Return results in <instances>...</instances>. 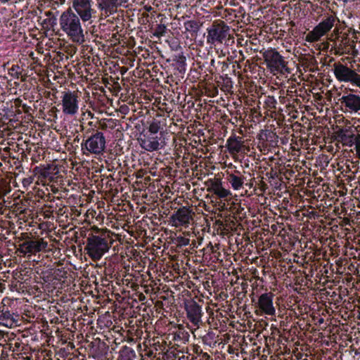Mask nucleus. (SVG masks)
<instances>
[{
    "instance_id": "nucleus-1",
    "label": "nucleus",
    "mask_w": 360,
    "mask_h": 360,
    "mask_svg": "<svg viewBox=\"0 0 360 360\" xmlns=\"http://www.w3.org/2000/svg\"><path fill=\"white\" fill-rule=\"evenodd\" d=\"M112 241L110 231H102L99 235L91 234L87 238L84 250L92 260L97 261L109 250Z\"/></svg>"
},
{
    "instance_id": "nucleus-2",
    "label": "nucleus",
    "mask_w": 360,
    "mask_h": 360,
    "mask_svg": "<svg viewBox=\"0 0 360 360\" xmlns=\"http://www.w3.org/2000/svg\"><path fill=\"white\" fill-rule=\"evenodd\" d=\"M80 17L75 14L71 8L64 11L60 17L61 30L73 42H84V34L80 22Z\"/></svg>"
},
{
    "instance_id": "nucleus-3",
    "label": "nucleus",
    "mask_w": 360,
    "mask_h": 360,
    "mask_svg": "<svg viewBox=\"0 0 360 360\" xmlns=\"http://www.w3.org/2000/svg\"><path fill=\"white\" fill-rule=\"evenodd\" d=\"M333 71L339 82L350 84L360 89V75L356 70L340 62H336L333 65Z\"/></svg>"
},
{
    "instance_id": "nucleus-4",
    "label": "nucleus",
    "mask_w": 360,
    "mask_h": 360,
    "mask_svg": "<svg viewBox=\"0 0 360 360\" xmlns=\"http://www.w3.org/2000/svg\"><path fill=\"white\" fill-rule=\"evenodd\" d=\"M229 27L221 20H214L207 29V42L210 44H222L229 34Z\"/></svg>"
},
{
    "instance_id": "nucleus-5",
    "label": "nucleus",
    "mask_w": 360,
    "mask_h": 360,
    "mask_svg": "<svg viewBox=\"0 0 360 360\" xmlns=\"http://www.w3.org/2000/svg\"><path fill=\"white\" fill-rule=\"evenodd\" d=\"M262 56L267 68H269L271 72L281 73L285 72H290V70L288 68V63L285 61L283 57L275 49H270L265 51Z\"/></svg>"
},
{
    "instance_id": "nucleus-6",
    "label": "nucleus",
    "mask_w": 360,
    "mask_h": 360,
    "mask_svg": "<svg viewBox=\"0 0 360 360\" xmlns=\"http://www.w3.org/2000/svg\"><path fill=\"white\" fill-rule=\"evenodd\" d=\"M337 20V18L333 15L326 16L314 29L306 35L305 40L308 42H316L328 34Z\"/></svg>"
},
{
    "instance_id": "nucleus-7",
    "label": "nucleus",
    "mask_w": 360,
    "mask_h": 360,
    "mask_svg": "<svg viewBox=\"0 0 360 360\" xmlns=\"http://www.w3.org/2000/svg\"><path fill=\"white\" fill-rule=\"evenodd\" d=\"M62 112L65 115L73 116L79 110L78 91H64L61 97Z\"/></svg>"
},
{
    "instance_id": "nucleus-8",
    "label": "nucleus",
    "mask_w": 360,
    "mask_h": 360,
    "mask_svg": "<svg viewBox=\"0 0 360 360\" xmlns=\"http://www.w3.org/2000/svg\"><path fill=\"white\" fill-rule=\"evenodd\" d=\"M194 214L195 213L189 207H182L171 215L169 221L176 228L180 226L187 227L190 224L191 221L193 219Z\"/></svg>"
},
{
    "instance_id": "nucleus-9",
    "label": "nucleus",
    "mask_w": 360,
    "mask_h": 360,
    "mask_svg": "<svg viewBox=\"0 0 360 360\" xmlns=\"http://www.w3.org/2000/svg\"><path fill=\"white\" fill-rule=\"evenodd\" d=\"M92 0H73L72 7L77 12L81 20L84 22H91V18L95 13L92 7Z\"/></svg>"
},
{
    "instance_id": "nucleus-10",
    "label": "nucleus",
    "mask_w": 360,
    "mask_h": 360,
    "mask_svg": "<svg viewBox=\"0 0 360 360\" xmlns=\"http://www.w3.org/2000/svg\"><path fill=\"white\" fill-rule=\"evenodd\" d=\"M48 246V243L44 238H39L37 240H30L23 242L19 245L18 250L24 255H35L42 250H46Z\"/></svg>"
},
{
    "instance_id": "nucleus-11",
    "label": "nucleus",
    "mask_w": 360,
    "mask_h": 360,
    "mask_svg": "<svg viewBox=\"0 0 360 360\" xmlns=\"http://www.w3.org/2000/svg\"><path fill=\"white\" fill-rule=\"evenodd\" d=\"M84 147L91 153L97 155L102 153L105 148L103 134L97 131L85 141Z\"/></svg>"
},
{
    "instance_id": "nucleus-12",
    "label": "nucleus",
    "mask_w": 360,
    "mask_h": 360,
    "mask_svg": "<svg viewBox=\"0 0 360 360\" xmlns=\"http://www.w3.org/2000/svg\"><path fill=\"white\" fill-rule=\"evenodd\" d=\"M129 0H98V8L101 18H105L116 13L118 7L125 6Z\"/></svg>"
},
{
    "instance_id": "nucleus-13",
    "label": "nucleus",
    "mask_w": 360,
    "mask_h": 360,
    "mask_svg": "<svg viewBox=\"0 0 360 360\" xmlns=\"http://www.w3.org/2000/svg\"><path fill=\"white\" fill-rule=\"evenodd\" d=\"M274 294L271 292L262 294L258 297L256 307L259 309L262 314L268 316H274L276 314V309L273 303Z\"/></svg>"
},
{
    "instance_id": "nucleus-14",
    "label": "nucleus",
    "mask_w": 360,
    "mask_h": 360,
    "mask_svg": "<svg viewBox=\"0 0 360 360\" xmlns=\"http://www.w3.org/2000/svg\"><path fill=\"white\" fill-rule=\"evenodd\" d=\"M185 310L187 318L197 328H199L202 323V309L201 307L195 301L191 300L185 304Z\"/></svg>"
},
{
    "instance_id": "nucleus-15",
    "label": "nucleus",
    "mask_w": 360,
    "mask_h": 360,
    "mask_svg": "<svg viewBox=\"0 0 360 360\" xmlns=\"http://www.w3.org/2000/svg\"><path fill=\"white\" fill-rule=\"evenodd\" d=\"M357 32L354 30L349 29L347 32L340 34V44L338 46V53H347L346 47L350 46L354 49L355 43L357 41Z\"/></svg>"
},
{
    "instance_id": "nucleus-16",
    "label": "nucleus",
    "mask_w": 360,
    "mask_h": 360,
    "mask_svg": "<svg viewBox=\"0 0 360 360\" xmlns=\"http://www.w3.org/2000/svg\"><path fill=\"white\" fill-rule=\"evenodd\" d=\"M207 191L219 198H226L231 195L230 191L222 186L221 179L214 178L206 181Z\"/></svg>"
},
{
    "instance_id": "nucleus-17",
    "label": "nucleus",
    "mask_w": 360,
    "mask_h": 360,
    "mask_svg": "<svg viewBox=\"0 0 360 360\" xmlns=\"http://www.w3.org/2000/svg\"><path fill=\"white\" fill-rule=\"evenodd\" d=\"M141 147L149 152L158 150L161 146L158 136H153L146 134H141L138 139Z\"/></svg>"
},
{
    "instance_id": "nucleus-18",
    "label": "nucleus",
    "mask_w": 360,
    "mask_h": 360,
    "mask_svg": "<svg viewBox=\"0 0 360 360\" xmlns=\"http://www.w3.org/2000/svg\"><path fill=\"white\" fill-rule=\"evenodd\" d=\"M226 148L229 154L235 158L238 153L244 150L245 146L241 137L232 135L226 141Z\"/></svg>"
},
{
    "instance_id": "nucleus-19",
    "label": "nucleus",
    "mask_w": 360,
    "mask_h": 360,
    "mask_svg": "<svg viewBox=\"0 0 360 360\" xmlns=\"http://www.w3.org/2000/svg\"><path fill=\"white\" fill-rule=\"evenodd\" d=\"M340 102L349 112H357L360 110V96L359 95L349 94L343 96L340 99Z\"/></svg>"
},
{
    "instance_id": "nucleus-20",
    "label": "nucleus",
    "mask_w": 360,
    "mask_h": 360,
    "mask_svg": "<svg viewBox=\"0 0 360 360\" xmlns=\"http://www.w3.org/2000/svg\"><path fill=\"white\" fill-rule=\"evenodd\" d=\"M355 134L351 133L347 129H339L335 132V139L338 142L342 143L343 146H352L354 145V139Z\"/></svg>"
},
{
    "instance_id": "nucleus-21",
    "label": "nucleus",
    "mask_w": 360,
    "mask_h": 360,
    "mask_svg": "<svg viewBox=\"0 0 360 360\" xmlns=\"http://www.w3.org/2000/svg\"><path fill=\"white\" fill-rule=\"evenodd\" d=\"M227 181L234 190H239L243 188L245 177L240 172L235 171L233 173L228 174Z\"/></svg>"
},
{
    "instance_id": "nucleus-22",
    "label": "nucleus",
    "mask_w": 360,
    "mask_h": 360,
    "mask_svg": "<svg viewBox=\"0 0 360 360\" xmlns=\"http://www.w3.org/2000/svg\"><path fill=\"white\" fill-rule=\"evenodd\" d=\"M14 323L12 314L5 307L0 309V325L11 327Z\"/></svg>"
},
{
    "instance_id": "nucleus-23",
    "label": "nucleus",
    "mask_w": 360,
    "mask_h": 360,
    "mask_svg": "<svg viewBox=\"0 0 360 360\" xmlns=\"http://www.w3.org/2000/svg\"><path fill=\"white\" fill-rule=\"evenodd\" d=\"M201 25L196 20H188L184 22V28L190 33H197Z\"/></svg>"
},
{
    "instance_id": "nucleus-24",
    "label": "nucleus",
    "mask_w": 360,
    "mask_h": 360,
    "mask_svg": "<svg viewBox=\"0 0 360 360\" xmlns=\"http://www.w3.org/2000/svg\"><path fill=\"white\" fill-rule=\"evenodd\" d=\"M160 129V122L158 121H153L148 127V131L150 134H157Z\"/></svg>"
},
{
    "instance_id": "nucleus-25",
    "label": "nucleus",
    "mask_w": 360,
    "mask_h": 360,
    "mask_svg": "<svg viewBox=\"0 0 360 360\" xmlns=\"http://www.w3.org/2000/svg\"><path fill=\"white\" fill-rule=\"evenodd\" d=\"M166 26L165 25H158L155 30L154 35L160 37L165 34Z\"/></svg>"
},
{
    "instance_id": "nucleus-26",
    "label": "nucleus",
    "mask_w": 360,
    "mask_h": 360,
    "mask_svg": "<svg viewBox=\"0 0 360 360\" xmlns=\"http://www.w3.org/2000/svg\"><path fill=\"white\" fill-rule=\"evenodd\" d=\"M354 144H355L356 155L358 158H360V134L355 136Z\"/></svg>"
},
{
    "instance_id": "nucleus-27",
    "label": "nucleus",
    "mask_w": 360,
    "mask_h": 360,
    "mask_svg": "<svg viewBox=\"0 0 360 360\" xmlns=\"http://www.w3.org/2000/svg\"><path fill=\"white\" fill-rule=\"evenodd\" d=\"M341 34L342 33L340 32L339 29L335 28L330 35L331 36L330 37V40L336 42V39H339L340 38Z\"/></svg>"
},
{
    "instance_id": "nucleus-28",
    "label": "nucleus",
    "mask_w": 360,
    "mask_h": 360,
    "mask_svg": "<svg viewBox=\"0 0 360 360\" xmlns=\"http://www.w3.org/2000/svg\"><path fill=\"white\" fill-rule=\"evenodd\" d=\"M177 240H178V242L181 245H188L189 244V242H190V240L188 238H184V237L178 238Z\"/></svg>"
},
{
    "instance_id": "nucleus-29",
    "label": "nucleus",
    "mask_w": 360,
    "mask_h": 360,
    "mask_svg": "<svg viewBox=\"0 0 360 360\" xmlns=\"http://www.w3.org/2000/svg\"><path fill=\"white\" fill-rule=\"evenodd\" d=\"M91 229L94 231L95 235H99L102 231H108L106 229H100L96 226H92Z\"/></svg>"
},
{
    "instance_id": "nucleus-30",
    "label": "nucleus",
    "mask_w": 360,
    "mask_h": 360,
    "mask_svg": "<svg viewBox=\"0 0 360 360\" xmlns=\"http://www.w3.org/2000/svg\"><path fill=\"white\" fill-rule=\"evenodd\" d=\"M21 103H22V100H21V99H20V98H15V99L14 100V105H15V107H17V108H18V107H20V106H22Z\"/></svg>"
},
{
    "instance_id": "nucleus-31",
    "label": "nucleus",
    "mask_w": 360,
    "mask_h": 360,
    "mask_svg": "<svg viewBox=\"0 0 360 360\" xmlns=\"http://www.w3.org/2000/svg\"><path fill=\"white\" fill-rule=\"evenodd\" d=\"M22 108L25 113H29L30 108L26 104L22 105Z\"/></svg>"
},
{
    "instance_id": "nucleus-32",
    "label": "nucleus",
    "mask_w": 360,
    "mask_h": 360,
    "mask_svg": "<svg viewBox=\"0 0 360 360\" xmlns=\"http://www.w3.org/2000/svg\"><path fill=\"white\" fill-rule=\"evenodd\" d=\"M266 188V184L263 181H261V189L262 191H264Z\"/></svg>"
},
{
    "instance_id": "nucleus-33",
    "label": "nucleus",
    "mask_w": 360,
    "mask_h": 360,
    "mask_svg": "<svg viewBox=\"0 0 360 360\" xmlns=\"http://www.w3.org/2000/svg\"><path fill=\"white\" fill-rule=\"evenodd\" d=\"M144 298H145V296H144V295H143V297H140V300H143Z\"/></svg>"
},
{
    "instance_id": "nucleus-34",
    "label": "nucleus",
    "mask_w": 360,
    "mask_h": 360,
    "mask_svg": "<svg viewBox=\"0 0 360 360\" xmlns=\"http://www.w3.org/2000/svg\"><path fill=\"white\" fill-rule=\"evenodd\" d=\"M319 322L322 323V322H323V319H321L319 320Z\"/></svg>"
}]
</instances>
